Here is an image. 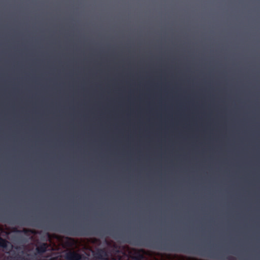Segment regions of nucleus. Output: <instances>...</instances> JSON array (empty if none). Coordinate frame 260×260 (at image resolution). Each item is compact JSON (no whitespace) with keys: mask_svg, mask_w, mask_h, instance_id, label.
Segmentation results:
<instances>
[{"mask_svg":"<svg viewBox=\"0 0 260 260\" xmlns=\"http://www.w3.org/2000/svg\"><path fill=\"white\" fill-rule=\"evenodd\" d=\"M68 233L71 236H88L91 235L90 233L87 231L86 227H81L80 228H70L69 229Z\"/></svg>","mask_w":260,"mask_h":260,"instance_id":"obj_1","label":"nucleus"},{"mask_svg":"<svg viewBox=\"0 0 260 260\" xmlns=\"http://www.w3.org/2000/svg\"><path fill=\"white\" fill-rule=\"evenodd\" d=\"M49 247V245L47 243H43L39 244L36 248V254L42 255L47 251Z\"/></svg>","mask_w":260,"mask_h":260,"instance_id":"obj_2","label":"nucleus"},{"mask_svg":"<svg viewBox=\"0 0 260 260\" xmlns=\"http://www.w3.org/2000/svg\"><path fill=\"white\" fill-rule=\"evenodd\" d=\"M9 242L6 239L2 238L0 237V247L3 248L6 250L7 249L8 244Z\"/></svg>","mask_w":260,"mask_h":260,"instance_id":"obj_3","label":"nucleus"},{"mask_svg":"<svg viewBox=\"0 0 260 260\" xmlns=\"http://www.w3.org/2000/svg\"><path fill=\"white\" fill-rule=\"evenodd\" d=\"M11 258L13 260H19V259L21 258V256L18 253L13 252L11 253Z\"/></svg>","mask_w":260,"mask_h":260,"instance_id":"obj_4","label":"nucleus"},{"mask_svg":"<svg viewBox=\"0 0 260 260\" xmlns=\"http://www.w3.org/2000/svg\"><path fill=\"white\" fill-rule=\"evenodd\" d=\"M165 249H167V250H170V251H172L185 252V250H184L183 249H179V248H177L173 247V246H172L171 247L169 248H165Z\"/></svg>","mask_w":260,"mask_h":260,"instance_id":"obj_5","label":"nucleus"},{"mask_svg":"<svg viewBox=\"0 0 260 260\" xmlns=\"http://www.w3.org/2000/svg\"><path fill=\"white\" fill-rule=\"evenodd\" d=\"M226 260H236L235 257L230 256H226Z\"/></svg>","mask_w":260,"mask_h":260,"instance_id":"obj_6","label":"nucleus"}]
</instances>
